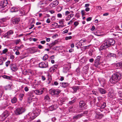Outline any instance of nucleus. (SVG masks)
Instances as JSON below:
<instances>
[{"label":"nucleus","instance_id":"obj_1","mask_svg":"<svg viewBox=\"0 0 122 122\" xmlns=\"http://www.w3.org/2000/svg\"><path fill=\"white\" fill-rule=\"evenodd\" d=\"M115 43V41L113 39H107L105 40L101 47L103 49L107 48L113 45Z\"/></svg>","mask_w":122,"mask_h":122},{"label":"nucleus","instance_id":"obj_2","mask_svg":"<svg viewBox=\"0 0 122 122\" xmlns=\"http://www.w3.org/2000/svg\"><path fill=\"white\" fill-rule=\"evenodd\" d=\"M122 74L121 73L117 72L114 74L110 79V82L112 83H116L122 78Z\"/></svg>","mask_w":122,"mask_h":122},{"label":"nucleus","instance_id":"obj_3","mask_svg":"<svg viewBox=\"0 0 122 122\" xmlns=\"http://www.w3.org/2000/svg\"><path fill=\"white\" fill-rule=\"evenodd\" d=\"M25 110V109L24 107H18L15 111V112L16 115H19L22 114Z\"/></svg>","mask_w":122,"mask_h":122},{"label":"nucleus","instance_id":"obj_4","mask_svg":"<svg viewBox=\"0 0 122 122\" xmlns=\"http://www.w3.org/2000/svg\"><path fill=\"white\" fill-rule=\"evenodd\" d=\"M61 91L59 89H51L50 90V92L52 95H57L61 92Z\"/></svg>","mask_w":122,"mask_h":122},{"label":"nucleus","instance_id":"obj_5","mask_svg":"<svg viewBox=\"0 0 122 122\" xmlns=\"http://www.w3.org/2000/svg\"><path fill=\"white\" fill-rule=\"evenodd\" d=\"M101 57V56H98L97 57L96 59L95 60L94 65L95 67H98V66L100 65Z\"/></svg>","mask_w":122,"mask_h":122},{"label":"nucleus","instance_id":"obj_6","mask_svg":"<svg viewBox=\"0 0 122 122\" xmlns=\"http://www.w3.org/2000/svg\"><path fill=\"white\" fill-rule=\"evenodd\" d=\"M13 33V31L12 30H10L8 31L7 33H5L3 35V37L7 38H9L10 37V36L12 35Z\"/></svg>","mask_w":122,"mask_h":122},{"label":"nucleus","instance_id":"obj_7","mask_svg":"<svg viewBox=\"0 0 122 122\" xmlns=\"http://www.w3.org/2000/svg\"><path fill=\"white\" fill-rule=\"evenodd\" d=\"M39 67L41 68H46L48 66V64L46 62H42L39 64Z\"/></svg>","mask_w":122,"mask_h":122},{"label":"nucleus","instance_id":"obj_8","mask_svg":"<svg viewBox=\"0 0 122 122\" xmlns=\"http://www.w3.org/2000/svg\"><path fill=\"white\" fill-rule=\"evenodd\" d=\"M8 4L7 0H4L1 1L0 4V6L2 8H4Z\"/></svg>","mask_w":122,"mask_h":122},{"label":"nucleus","instance_id":"obj_9","mask_svg":"<svg viewBox=\"0 0 122 122\" xmlns=\"http://www.w3.org/2000/svg\"><path fill=\"white\" fill-rule=\"evenodd\" d=\"M96 115L95 116L96 118L97 119H100L104 117V115L102 114H100L96 111Z\"/></svg>","mask_w":122,"mask_h":122},{"label":"nucleus","instance_id":"obj_10","mask_svg":"<svg viewBox=\"0 0 122 122\" xmlns=\"http://www.w3.org/2000/svg\"><path fill=\"white\" fill-rule=\"evenodd\" d=\"M10 66L11 69L12 71H15L17 70V68L15 64H11Z\"/></svg>","mask_w":122,"mask_h":122},{"label":"nucleus","instance_id":"obj_11","mask_svg":"<svg viewBox=\"0 0 122 122\" xmlns=\"http://www.w3.org/2000/svg\"><path fill=\"white\" fill-rule=\"evenodd\" d=\"M58 2L56 0L51 3L50 5V6L51 8L53 7L57 6L58 4Z\"/></svg>","mask_w":122,"mask_h":122},{"label":"nucleus","instance_id":"obj_12","mask_svg":"<svg viewBox=\"0 0 122 122\" xmlns=\"http://www.w3.org/2000/svg\"><path fill=\"white\" fill-rule=\"evenodd\" d=\"M57 67V66L56 65H54L53 66L51 67L49 70V72H53L55 70V69H56Z\"/></svg>","mask_w":122,"mask_h":122},{"label":"nucleus","instance_id":"obj_13","mask_svg":"<svg viewBox=\"0 0 122 122\" xmlns=\"http://www.w3.org/2000/svg\"><path fill=\"white\" fill-rule=\"evenodd\" d=\"M20 20V19L19 18H16L13 19L12 21L13 24H18Z\"/></svg>","mask_w":122,"mask_h":122},{"label":"nucleus","instance_id":"obj_14","mask_svg":"<svg viewBox=\"0 0 122 122\" xmlns=\"http://www.w3.org/2000/svg\"><path fill=\"white\" fill-rule=\"evenodd\" d=\"M36 114L34 113H32L31 114V115L29 116V119H30V120H32L34 119L37 116L36 115Z\"/></svg>","mask_w":122,"mask_h":122},{"label":"nucleus","instance_id":"obj_15","mask_svg":"<svg viewBox=\"0 0 122 122\" xmlns=\"http://www.w3.org/2000/svg\"><path fill=\"white\" fill-rule=\"evenodd\" d=\"M34 92L36 94L41 95L43 92V90H36L34 91Z\"/></svg>","mask_w":122,"mask_h":122},{"label":"nucleus","instance_id":"obj_16","mask_svg":"<svg viewBox=\"0 0 122 122\" xmlns=\"http://www.w3.org/2000/svg\"><path fill=\"white\" fill-rule=\"evenodd\" d=\"M98 90L101 94H104L106 93L107 92L104 89L101 88H98Z\"/></svg>","mask_w":122,"mask_h":122},{"label":"nucleus","instance_id":"obj_17","mask_svg":"<svg viewBox=\"0 0 122 122\" xmlns=\"http://www.w3.org/2000/svg\"><path fill=\"white\" fill-rule=\"evenodd\" d=\"M82 114H78L74 116L73 118L74 119H77L82 116Z\"/></svg>","mask_w":122,"mask_h":122},{"label":"nucleus","instance_id":"obj_18","mask_svg":"<svg viewBox=\"0 0 122 122\" xmlns=\"http://www.w3.org/2000/svg\"><path fill=\"white\" fill-rule=\"evenodd\" d=\"M9 113L7 111H5L4 113L2 114L4 117L6 118L9 115Z\"/></svg>","mask_w":122,"mask_h":122},{"label":"nucleus","instance_id":"obj_19","mask_svg":"<svg viewBox=\"0 0 122 122\" xmlns=\"http://www.w3.org/2000/svg\"><path fill=\"white\" fill-rule=\"evenodd\" d=\"M60 84H61V86L64 88L66 87L69 85V84L67 83H61Z\"/></svg>","mask_w":122,"mask_h":122},{"label":"nucleus","instance_id":"obj_20","mask_svg":"<svg viewBox=\"0 0 122 122\" xmlns=\"http://www.w3.org/2000/svg\"><path fill=\"white\" fill-rule=\"evenodd\" d=\"M38 48L36 47H34L31 49V52L33 53L37 51Z\"/></svg>","mask_w":122,"mask_h":122},{"label":"nucleus","instance_id":"obj_21","mask_svg":"<svg viewBox=\"0 0 122 122\" xmlns=\"http://www.w3.org/2000/svg\"><path fill=\"white\" fill-rule=\"evenodd\" d=\"M74 15L71 14L68 15L66 18L65 20L66 21L69 20Z\"/></svg>","mask_w":122,"mask_h":122},{"label":"nucleus","instance_id":"obj_22","mask_svg":"<svg viewBox=\"0 0 122 122\" xmlns=\"http://www.w3.org/2000/svg\"><path fill=\"white\" fill-rule=\"evenodd\" d=\"M86 104L85 102L83 100L81 101L80 102L79 105L81 107H83L85 106Z\"/></svg>","mask_w":122,"mask_h":122},{"label":"nucleus","instance_id":"obj_23","mask_svg":"<svg viewBox=\"0 0 122 122\" xmlns=\"http://www.w3.org/2000/svg\"><path fill=\"white\" fill-rule=\"evenodd\" d=\"M10 11L11 12H16L18 11V10L17 8L15 7H12L10 9Z\"/></svg>","mask_w":122,"mask_h":122},{"label":"nucleus","instance_id":"obj_24","mask_svg":"<svg viewBox=\"0 0 122 122\" xmlns=\"http://www.w3.org/2000/svg\"><path fill=\"white\" fill-rule=\"evenodd\" d=\"M25 11L23 10V9H21L19 11V15L20 16H21L24 15Z\"/></svg>","mask_w":122,"mask_h":122},{"label":"nucleus","instance_id":"obj_25","mask_svg":"<svg viewBox=\"0 0 122 122\" xmlns=\"http://www.w3.org/2000/svg\"><path fill=\"white\" fill-rule=\"evenodd\" d=\"M56 42L55 41H54L53 42L51 43V44L49 45L48 46L49 47L50 49H51V47L55 45L56 44Z\"/></svg>","mask_w":122,"mask_h":122},{"label":"nucleus","instance_id":"obj_26","mask_svg":"<svg viewBox=\"0 0 122 122\" xmlns=\"http://www.w3.org/2000/svg\"><path fill=\"white\" fill-rule=\"evenodd\" d=\"M15 44L16 45L19 44L21 42V41L20 39H19L18 40H15L14 41Z\"/></svg>","mask_w":122,"mask_h":122},{"label":"nucleus","instance_id":"obj_27","mask_svg":"<svg viewBox=\"0 0 122 122\" xmlns=\"http://www.w3.org/2000/svg\"><path fill=\"white\" fill-rule=\"evenodd\" d=\"M49 109L51 111H52L55 110L56 108L55 107L54 105H52L49 107Z\"/></svg>","mask_w":122,"mask_h":122},{"label":"nucleus","instance_id":"obj_28","mask_svg":"<svg viewBox=\"0 0 122 122\" xmlns=\"http://www.w3.org/2000/svg\"><path fill=\"white\" fill-rule=\"evenodd\" d=\"M52 80L51 76L50 75H48V83H50Z\"/></svg>","mask_w":122,"mask_h":122},{"label":"nucleus","instance_id":"obj_29","mask_svg":"<svg viewBox=\"0 0 122 122\" xmlns=\"http://www.w3.org/2000/svg\"><path fill=\"white\" fill-rule=\"evenodd\" d=\"M72 89H73L74 93H75L77 90L79 89L78 86H73L72 87Z\"/></svg>","mask_w":122,"mask_h":122},{"label":"nucleus","instance_id":"obj_30","mask_svg":"<svg viewBox=\"0 0 122 122\" xmlns=\"http://www.w3.org/2000/svg\"><path fill=\"white\" fill-rule=\"evenodd\" d=\"M90 45H89L87 46H83V47H81V49L82 51H84L86 49L88 48L89 47Z\"/></svg>","mask_w":122,"mask_h":122},{"label":"nucleus","instance_id":"obj_31","mask_svg":"<svg viewBox=\"0 0 122 122\" xmlns=\"http://www.w3.org/2000/svg\"><path fill=\"white\" fill-rule=\"evenodd\" d=\"M24 46L23 45H21L20 46H15V48L16 50L17 49H21Z\"/></svg>","mask_w":122,"mask_h":122},{"label":"nucleus","instance_id":"obj_32","mask_svg":"<svg viewBox=\"0 0 122 122\" xmlns=\"http://www.w3.org/2000/svg\"><path fill=\"white\" fill-rule=\"evenodd\" d=\"M2 77L4 78L9 80L10 79V77L9 76L6 75H4L2 76Z\"/></svg>","mask_w":122,"mask_h":122},{"label":"nucleus","instance_id":"obj_33","mask_svg":"<svg viewBox=\"0 0 122 122\" xmlns=\"http://www.w3.org/2000/svg\"><path fill=\"white\" fill-rule=\"evenodd\" d=\"M48 56L47 54H45L43 57V60L45 61L48 59Z\"/></svg>","mask_w":122,"mask_h":122},{"label":"nucleus","instance_id":"obj_34","mask_svg":"<svg viewBox=\"0 0 122 122\" xmlns=\"http://www.w3.org/2000/svg\"><path fill=\"white\" fill-rule=\"evenodd\" d=\"M5 117H4L2 115L0 116V120L1 121H3L5 120L6 118Z\"/></svg>","mask_w":122,"mask_h":122},{"label":"nucleus","instance_id":"obj_35","mask_svg":"<svg viewBox=\"0 0 122 122\" xmlns=\"http://www.w3.org/2000/svg\"><path fill=\"white\" fill-rule=\"evenodd\" d=\"M6 20V18H3L0 19V22L2 23L4 22H5Z\"/></svg>","mask_w":122,"mask_h":122},{"label":"nucleus","instance_id":"obj_36","mask_svg":"<svg viewBox=\"0 0 122 122\" xmlns=\"http://www.w3.org/2000/svg\"><path fill=\"white\" fill-rule=\"evenodd\" d=\"M106 106V103L104 102L103 103L102 105L101 106L100 108L104 109Z\"/></svg>","mask_w":122,"mask_h":122},{"label":"nucleus","instance_id":"obj_37","mask_svg":"<svg viewBox=\"0 0 122 122\" xmlns=\"http://www.w3.org/2000/svg\"><path fill=\"white\" fill-rule=\"evenodd\" d=\"M64 21L65 20L64 19H61L59 21V23L60 24H63Z\"/></svg>","mask_w":122,"mask_h":122},{"label":"nucleus","instance_id":"obj_38","mask_svg":"<svg viewBox=\"0 0 122 122\" xmlns=\"http://www.w3.org/2000/svg\"><path fill=\"white\" fill-rule=\"evenodd\" d=\"M10 61H8L5 63V66L6 67L8 66L9 65L10 63Z\"/></svg>","mask_w":122,"mask_h":122},{"label":"nucleus","instance_id":"obj_39","mask_svg":"<svg viewBox=\"0 0 122 122\" xmlns=\"http://www.w3.org/2000/svg\"><path fill=\"white\" fill-rule=\"evenodd\" d=\"M62 9V8L61 7H59L57 8L56 10L58 12H59Z\"/></svg>","mask_w":122,"mask_h":122},{"label":"nucleus","instance_id":"obj_40","mask_svg":"<svg viewBox=\"0 0 122 122\" xmlns=\"http://www.w3.org/2000/svg\"><path fill=\"white\" fill-rule=\"evenodd\" d=\"M118 93L119 97L122 98V92L119 91Z\"/></svg>","mask_w":122,"mask_h":122},{"label":"nucleus","instance_id":"obj_41","mask_svg":"<svg viewBox=\"0 0 122 122\" xmlns=\"http://www.w3.org/2000/svg\"><path fill=\"white\" fill-rule=\"evenodd\" d=\"M117 55L119 57H121L122 56V52H118Z\"/></svg>","mask_w":122,"mask_h":122},{"label":"nucleus","instance_id":"obj_42","mask_svg":"<svg viewBox=\"0 0 122 122\" xmlns=\"http://www.w3.org/2000/svg\"><path fill=\"white\" fill-rule=\"evenodd\" d=\"M81 13L82 16L85 15V12L84 10H82L81 11Z\"/></svg>","mask_w":122,"mask_h":122},{"label":"nucleus","instance_id":"obj_43","mask_svg":"<svg viewBox=\"0 0 122 122\" xmlns=\"http://www.w3.org/2000/svg\"><path fill=\"white\" fill-rule=\"evenodd\" d=\"M58 101L59 102L58 103L59 104L61 105H62V104H61V103H63V102H64V101L61 100H59Z\"/></svg>","mask_w":122,"mask_h":122},{"label":"nucleus","instance_id":"obj_44","mask_svg":"<svg viewBox=\"0 0 122 122\" xmlns=\"http://www.w3.org/2000/svg\"><path fill=\"white\" fill-rule=\"evenodd\" d=\"M72 38V36H69L66 37L65 38V39L66 40H67L69 39H71Z\"/></svg>","mask_w":122,"mask_h":122},{"label":"nucleus","instance_id":"obj_45","mask_svg":"<svg viewBox=\"0 0 122 122\" xmlns=\"http://www.w3.org/2000/svg\"><path fill=\"white\" fill-rule=\"evenodd\" d=\"M88 113V112L87 111H85L83 113H81V114H83L82 116L85 115L87 114Z\"/></svg>","mask_w":122,"mask_h":122},{"label":"nucleus","instance_id":"obj_46","mask_svg":"<svg viewBox=\"0 0 122 122\" xmlns=\"http://www.w3.org/2000/svg\"><path fill=\"white\" fill-rule=\"evenodd\" d=\"M75 101H76L75 100H73L72 101H70L69 102V103L70 104H72L75 102Z\"/></svg>","mask_w":122,"mask_h":122},{"label":"nucleus","instance_id":"obj_47","mask_svg":"<svg viewBox=\"0 0 122 122\" xmlns=\"http://www.w3.org/2000/svg\"><path fill=\"white\" fill-rule=\"evenodd\" d=\"M8 51V49H5L2 51V53L3 54H5L6 52Z\"/></svg>","mask_w":122,"mask_h":122},{"label":"nucleus","instance_id":"obj_48","mask_svg":"<svg viewBox=\"0 0 122 122\" xmlns=\"http://www.w3.org/2000/svg\"><path fill=\"white\" fill-rule=\"evenodd\" d=\"M79 24V23L77 21H75L74 23V25L75 27L77 26Z\"/></svg>","mask_w":122,"mask_h":122},{"label":"nucleus","instance_id":"obj_49","mask_svg":"<svg viewBox=\"0 0 122 122\" xmlns=\"http://www.w3.org/2000/svg\"><path fill=\"white\" fill-rule=\"evenodd\" d=\"M17 100H11V101L13 103H15L17 102Z\"/></svg>","mask_w":122,"mask_h":122},{"label":"nucleus","instance_id":"obj_50","mask_svg":"<svg viewBox=\"0 0 122 122\" xmlns=\"http://www.w3.org/2000/svg\"><path fill=\"white\" fill-rule=\"evenodd\" d=\"M38 47L40 49H42L44 48V47L41 45H38Z\"/></svg>","mask_w":122,"mask_h":122},{"label":"nucleus","instance_id":"obj_51","mask_svg":"<svg viewBox=\"0 0 122 122\" xmlns=\"http://www.w3.org/2000/svg\"><path fill=\"white\" fill-rule=\"evenodd\" d=\"M97 9L98 10H99L101 11L102 10V8L100 6H99L97 7Z\"/></svg>","mask_w":122,"mask_h":122},{"label":"nucleus","instance_id":"obj_52","mask_svg":"<svg viewBox=\"0 0 122 122\" xmlns=\"http://www.w3.org/2000/svg\"><path fill=\"white\" fill-rule=\"evenodd\" d=\"M92 19V18L91 17H89L86 19V20L87 21H91Z\"/></svg>","mask_w":122,"mask_h":122},{"label":"nucleus","instance_id":"obj_53","mask_svg":"<svg viewBox=\"0 0 122 122\" xmlns=\"http://www.w3.org/2000/svg\"><path fill=\"white\" fill-rule=\"evenodd\" d=\"M70 13V12L68 11H66L65 14V15H67L68 14H69Z\"/></svg>","mask_w":122,"mask_h":122},{"label":"nucleus","instance_id":"obj_54","mask_svg":"<svg viewBox=\"0 0 122 122\" xmlns=\"http://www.w3.org/2000/svg\"><path fill=\"white\" fill-rule=\"evenodd\" d=\"M14 58V55H10V59H13Z\"/></svg>","mask_w":122,"mask_h":122},{"label":"nucleus","instance_id":"obj_55","mask_svg":"<svg viewBox=\"0 0 122 122\" xmlns=\"http://www.w3.org/2000/svg\"><path fill=\"white\" fill-rule=\"evenodd\" d=\"M77 45H78L80 47L82 46V44L81 42H79L77 43Z\"/></svg>","mask_w":122,"mask_h":122},{"label":"nucleus","instance_id":"obj_56","mask_svg":"<svg viewBox=\"0 0 122 122\" xmlns=\"http://www.w3.org/2000/svg\"><path fill=\"white\" fill-rule=\"evenodd\" d=\"M41 79L43 81H44L46 80V78L44 76H41Z\"/></svg>","mask_w":122,"mask_h":122},{"label":"nucleus","instance_id":"obj_57","mask_svg":"<svg viewBox=\"0 0 122 122\" xmlns=\"http://www.w3.org/2000/svg\"><path fill=\"white\" fill-rule=\"evenodd\" d=\"M57 16L58 17L61 18L62 17V15L61 14L59 13L57 14Z\"/></svg>","mask_w":122,"mask_h":122},{"label":"nucleus","instance_id":"obj_58","mask_svg":"<svg viewBox=\"0 0 122 122\" xmlns=\"http://www.w3.org/2000/svg\"><path fill=\"white\" fill-rule=\"evenodd\" d=\"M95 29V27L93 25L92 26V28L91 29V31H93Z\"/></svg>","mask_w":122,"mask_h":122},{"label":"nucleus","instance_id":"obj_59","mask_svg":"<svg viewBox=\"0 0 122 122\" xmlns=\"http://www.w3.org/2000/svg\"><path fill=\"white\" fill-rule=\"evenodd\" d=\"M15 54L16 55H19L20 54V52L18 51V49L15 52Z\"/></svg>","mask_w":122,"mask_h":122},{"label":"nucleus","instance_id":"obj_60","mask_svg":"<svg viewBox=\"0 0 122 122\" xmlns=\"http://www.w3.org/2000/svg\"><path fill=\"white\" fill-rule=\"evenodd\" d=\"M5 107L6 108H8L9 109H10V110L12 109H13V107H10V106H9V107H8V106L6 107Z\"/></svg>","mask_w":122,"mask_h":122},{"label":"nucleus","instance_id":"obj_61","mask_svg":"<svg viewBox=\"0 0 122 122\" xmlns=\"http://www.w3.org/2000/svg\"><path fill=\"white\" fill-rule=\"evenodd\" d=\"M46 41H41L40 42L42 44H44L46 43Z\"/></svg>","mask_w":122,"mask_h":122},{"label":"nucleus","instance_id":"obj_62","mask_svg":"<svg viewBox=\"0 0 122 122\" xmlns=\"http://www.w3.org/2000/svg\"><path fill=\"white\" fill-rule=\"evenodd\" d=\"M46 22L48 23H50L51 22V20L50 19L48 18L47 19L46 21Z\"/></svg>","mask_w":122,"mask_h":122},{"label":"nucleus","instance_id":"obj_63","mask_svg":"<svg viewBox=\"0 0 122 122\" xmlns=\"http://www.w3.org/2000/svg\"><path fill=\"white\" fill-rule=\"evenodd\" d=\"M59 84V83L57 81H55L54 82V84L56 86L57 85Z\"/></svg>","mask_w":122,"mask_h":122},{"label":"nucleus","instance_id":"obj_64","mask_svg":"<svg viewBox=\"0 0 122 122\" xmlns=\"http://www.w3.org/2000/svg\"><path fill=\"white\" fill-rule=\"evenodd\" d=\"M46 41L47 42H49L50 40V38H47L46 37Z\"/></svg>","mask_w":122,"mask_h":122}]
</instances>
